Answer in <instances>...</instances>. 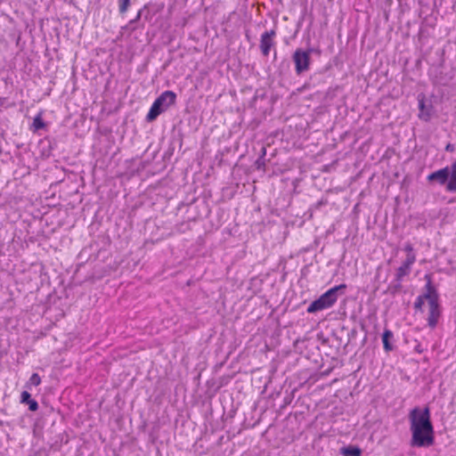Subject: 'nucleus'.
Wrapping results in <instances>:
<instances>
[{
	"mask_svg": "<svg viewBox=\"0 0 456 456\" xmlns=\"http://www.w3.org/2000/svg\"><path fill=\"white\" fill-rule=\"evenodd\" d=\"M411 445L413 447H429L434 444V428L428 407L413 408L409 413Z\"/></svg>",
	"mask_w": 456,
	"mask_h": 456,
	"instance_id": "obj_1",
	"label": "nucleus"
},
{
	"mask_svg": "<svg viewBox=\"0 0 456 456\" xmlns=\"http://www.w3.org/2000/svg\"><path fill=\"white\" fill-rule=\"evenodd\" d=\"M346 288V284H340L330 289L318 299L310 304L307 312L313 314L332 306L337 301L338 294H343Z\"/></svg>",
	"mask_w": 456,
	"mask_h": 456,
	"instance_id": "obj_2",
	"label": "nucleus"
},
{
	"mask_svg": "<svg viewBox=\"0 0 456 456\" xmlns=\"http://www.w3.org/2000/svg\"><path fill=\"white\" fill-rule=\"evenodd\" d=\"M426 288L427 293L424 295V297L428 300L429 307L428 322L430 327H435L437 323L440 312L437 295L435 288L432 286L430 279H428Z\"/></svg>",
	"mask_w": 456,
	"mask_h": 456,
	"instance_id": "obj_3",
	"label": "nucleus"
},
{
	"mask_svg": "<svg viewBox=\"0 0 456 456\" xmlns=\"http://www.w3.org/2000/svg\"><path fill=\"white\" fill-rule=\"evenodd\" d=\"M313 51V49L303 50L300 48L295 51L292 56V60L295 63V70L297 75H302L303 73L309 70L311 62L310 54Z\"/></svg>",
	"mask_w": 456,
	"mask_h": 456,
	"instance_id": "obj_4",
	"label": "nucleus"
},
{
	"mask_svg": "<svg viewBox=\"0 0 456 456\" xmlns=\"http://www.w3.org/2000/svg\"><path fill=\"white\" fill-rule=\"evenodd\" d=\"M171 104V91L163 93L152 104L148 115L149 121L154 120L163 110Z\"/></svg>",
	"mask_w": 456,
	"mask_h": 456,
	"instance_id": "obj_5",
	"label": "nucleus"
},
{
	"mask_svg": "<svg viewBox=\"0 0 456 456\" xmlns=\"http://www.w3.org/2000/svg\"><path fill=\"white\" fill-rule=\"evenodd\" d=\"M275 35L276 32L273 29L265 31L262 34L260 40V50L264 56H268L271 48L274 45L273 38Z\"/></svg>",
	"mask_w": 456,
	"mask_h": 456,
	"instance_id": "obj_6",
	"label": "nucleus"
},
{
	"mask_svg": "<svg viewBox=\"0 0 456 456\" xmlns=\"http://www.w3.org/2000/svg\"><path fill=\"white\" fill-rule=\"evenodd\" d=\"M429 182H437L439 184L444 185L450 180V168L448 167L439 169L431 173L428 176Z\"/></svg>",
	"mask_w": 456,
	"mask_h": 456,
	"instance_id": "obj_7",
	"label": "nucleus"
},
{
	"mask_svg": "<svg viewBox=\"0 0 456 456\" xmlns=\"http://www.w3.org/2000/svg\"><path fill=\"white\" fill-rule=\"evenodd\" d=\"M415 262L414 254H407L406 260L396 271V280L401 281L410 272L411 265Z\"/></svg>",
	"mask_w": 456,
	"mask_h": 456,
	"instance_id": "obj_8",
	"label": "nucleus"
},
{
	"mask_svg": "<svg viewBox=\"0 0 456 456\" xmlns=\"http://www.w3.org/2000/svg\"><path fill=\"white\" fill-rule=\"evenodd\" d=\"M419 118L422 120L428 121L432 116L433 107L431 104L426 105L424 97L419 98Z\"/></svg>",
	"mask_w": 456,
	"mask_h": 456,
	"instance_id": "obj_9",
	"label": "nucleus"
},
{
	"mask_svg": "<svg viewBox=\"0 0 456 456\" xmlns=\"http://www.w3.org/2000/svg\"><path fill=\"white\" fill-rule=\"evenodd\" d=\"M21 403L28 404V409L32 411H36L38 409V403L36 400L31 399V395L28 392L23 391L20 395Z\"/></svg>",
	"mask_w": 456,
	"mask_h": 456,
	"instance_id": "obj_10",
	"label": "nucleus"
},
{
	"mask_svg": "<svg viewBox=\"0 0 456 456\" xmlns=\"http://www.w3.org/2000/svg\"><path fill=\"white\" fill-rule=\"evenodd\" d=\"M446 190L448 191L456 192V161L450 168V180L446 184Z\"/></svg>",
	"mask_w": 456,
	"mask_h": 456,
	"instance_id": "obj_11",
	"label": "nucleus"
},
{
	"mask_svg": "<svg viewBox=\"0 0 456 456\" xmlns=\"http://www.w3.org/2000/svg\"><path fill=\"white\" fill-rule=\"evenodd\" d=\"M393 337H394V334L389 330H385L382 334V342H383L384 349L387 352H390L393 350V346L390 343V340L393 338Z\"/></svg>",
	"mask_w": 456,
	"mask_h": 456,
	"instance_id": "obj_12",
	"label": "nucleus"
},
{
	"mask_svg": "<svg viewBox=\"0 0 456 456\" xmlns=\"http://www.w3.org/2000/svg\"><path fill=\"white\" fill-rule=\"evenodd\" d=\"M341 453L344 456H361L362 450L357 446L349 445V446L341 448Z\"/></svg>",
	"mask_w": 456,
	"mask_h": 456,
	"instance_id": "obj_13",
	"label": "nucleus"
},
{
	"mask_svg": "<svg viewBox=\"0 0 456 456\" xmlns=\"http://www.w3.org/2000/svg\"><path fill=\"white\" fill-rule=\"evenodd\" d=\"M41 383V378L37 373H33L28 380V386H39Z\"/></svg>",
	"mask_w": 456,
	"mask_h": 456,
	"instance_id": "obj_14",
	"label": "nucleus"
},
{
	"mask_svg": "<svg viewBox=\"0 0 456 456\" xmlns=\"http://www.w3.org/2000/svg\"><path fill=\"white\" fill-rule=\"evenodd\" d=\"M33 126L35 130L42 129L45 126V123L39 115L34 118Z\"/></svg>",
	"mask_w": 456,
	"mask_h": 456,
	"instance_id": "obj_15",
	"label": "nucleus"
},
{
	"mask_svg": "<svg viewBox=\"0 0 456 456\" xmlns=\"http://www.w3.org/2000/svg\"><path fill=\"white\" fill-rule=\"evenodd\" d=\"M130 0H118L119 12L124 13L127 11Z\"/></svg>",
	"mask_w": 456,
	"mask_h": 456,
	"instance_id": "obj_16",
	"label": "nucleus"
},
{
	"mask_svg": "<svg viewBox=\"0 0 456 456\" xmlns=\"http://www.w3.org/2000/svg\"><path fill=\"white\" fill-rule=\"evenodd\" d=\"M423 298H425L424 296L423 297L420 296L418 297L417 301L414 303V306L416 309L421 308V306L423 305Z\"/></svg>",
	"mask_w": 456,
	"mask_h": 456,
	"instance_id": "obj_17",
	"label": "nucleus"
},
{
	"mask_svg": "<svg viewBox=\"0 0 456 456\" xmlns=\"http://www.w3.org/2000/svg\"><path fill=\"white\" fill-rule=\"evenodd\" d=\"M455 150V147L452 143H448L445 147V151L452 152Z\"/></svg>",
	"mask_w": 456,
	"mask_h": 456,
	"instance_id": "obj_18",
	"label": "nucleus"
},
{
	"mask_svg": "<svg viewBox=\"0 0 456 456\" xmlns=\"http://www.w3.org/2000/svg\"><path fill=\"white\" fill-rule=\"evenodd\" d=\"M405 251H407V254H413L412 253V246L411 244H407L405 245V248H404Z\"/></svg>",
	"mask_w": 456,
	"mask_h": 456,
	"instance_id": "obj_19",
	"label": "nucleus"
},
{
	"mask_svg": "<svg viewBox=\"0 0 456 456\" xmlns=\"http://www.w3.org/2000/svg\"><path fill=\"white\" fill-rule=\"evenodd\" d=\"M141 12H142V11H139V12H138V13H137V15H136V18H135L134 20H131V21H130V25H131V24H133L134 21H136V20H138L140 19V17H141Z\"/></svg>",
	"mask_w": 456,
	"mask_h": 456,
	"instance_id": "obj_20",
	"label": "nucleus"
},
{
	"mask_svg": "<svg viewBox=\"0 0 456 456\" xmlns=\"http://www.w3.org/2000/svg\"><path fill=\"white\" fill-rule=\"evenodd\" d=\"M172 97H173V102H174L175 99V93H173Z\"/></svg>",
	"mask_w": 456,
	"mask_h": 456,
	"instance_id": "obj_21",
	"label": "nucleus"
}]
</instances>
